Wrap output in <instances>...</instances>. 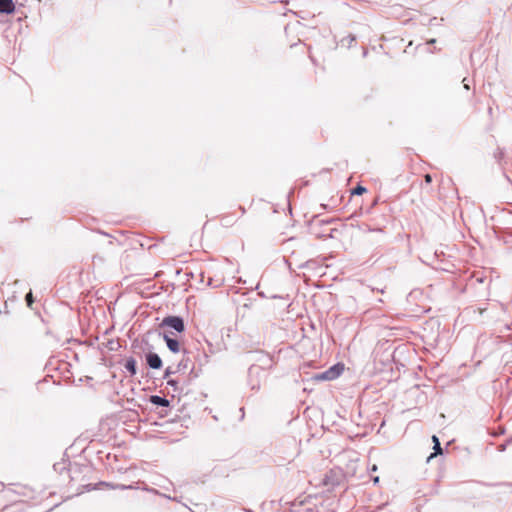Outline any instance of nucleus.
I'll return each mask as SVG.
<instances>
[{
  "mask_svg": "<svg viewBox=\"0 0 512 512\" xmlns=\"http://www.w3.org/2000/svg\"><path fill=\"white\" fill-rule=\"evenodd\" d=\"M167 384H168L169 386H172V387L174 388V390H175V391L177 390V384H178V382H177L176 380H174V379H169V380L167 381Z\"/></svg>",
  "mask_w": 512,
  "mask_h": 512,
  "instance_id": "nucleus-16",
  "label": "nucleus"
},
{
  "mask_svg": "<svg viewBox=\"0 0 512 512\" xmlns=\"http://www.w3.org/2000/svg\"><path fill=\"white\" fill-rule=\"evenodd\" d=\"M242 214L245 213V209L243 207H240Z\"/></svg>",
  "mask_w": 512,
  "mask_h": 512,
  "instance_id": "nucleus-25",
  "label": "nucleus"
},
{
  "mask_svg": "<svg viewBox=\"0 0 512 512\" xmlns=\"http://www.w3.org/2000/svg\"><path fill=\"white\" fill-rule=\"evenodd\" d=\"M424 180L427 184H430L432 182V176L430 174H426L424 176Z\"/></svg>",
  "mask_w": 512,
  "mask_h": 512,
  "instance_id": "nucleus-17",
  "label": "nucleus"
},
{
  "mask_svg": "<svg viewBox=\"0 0 512 512\" xmlns=\"http://www.w3.org/2000/svg\"><path fill=\"white\" fill-rule=\"evenodd\" d=\"M429 43H435V39L430 40Z\"/></svg>",
  "mask_w": 512,
  "mask_h": 512,
  "instance_id": "nucleus-26",
  "label": "nucleus"
},
{
  "mask_svg": "<svg viewBox=\"0 0 512 512\" xmlns=\"http://www.w3.org/2000/svg\"><path fill=\"white\" fill-rule=\"evenodd\" d=\"M367 231H378V232H381L382 229H380V228H378V229H371V227H368Z\"/></svg>",
  "mask_w": 512,
  "mask_h": 512,
  "instance_id": "nucleus-20",
  "label": "nucleus"
},
{
  "mask_svg": "<svg viewBox=\"0 0 512 512\" xmlns=\"http://www.w3.org/2000/svg\"><path fill=\"white\" fill-rule=\"evenodd\" d=\"M372 471H376L377 470V466L376 465H373L372 468H371Z\"/></svg>",
  "mask_w": 512,
  "mask_h": 512,
  "instance_id": "nucleus-23",
  "label": "nucleus"
},
{
  "mask_svg": "<svg viewBox=\"0 0 512 512\" xmlns=\"http://www.w3.org/2000/svg\"><path fill=\"white\" fill-rule=\"evenodd\" d=\"M507 444H508V443L506 442V443H504V444L499 445L498 450H499L500 452L505 451Z\"/></svg>",
  "mask_w": 512,
  "mask_h": 512,
  "instance_id": "nucleus-18",
  "label": "nucleus"
},
{
  "mask_svg": "<svg viewBox=\"0 0 512 512\" xmlns=\"http://www.w3.org/2000/svg\"><path fill=\"white\" fill-rule=\"evenodd\" d=\"M343 370H344L343 365L335 364L332 367H330L329 369H327L326 371L317 374L315 378L317 380H323V381L334 380V379L338 378L341 375Z\"/></svg>",
  "mask_w": 512,
  "mask_h": 512,
  "instance_id": "nucleus-3",
  "label": "nucleus"
},
{
  "mask_svg": "<svg viewBox=\"0 0 512 512\" xmlns=\"http://www.w3.org/2000/svg\"><path fill=\"white\" fill-rule=\"evenodd\" d=\"M258 360L263 363V366L252 364L248 370V383L253 390L260 388V377L264 373V367H270L272 363V359L263 353H260Z\"/></svg>",
  "mask_w": 512,
  "mask_h": 512,
  "instance_id": "nucleus-1",
  "label": "nucleus"
},
{
  "mask_svg": "<svg viewBox=\"0 0 512 512\" xmlns=\"http://www.w3.org/2000/svg\"><path fill=\"white\" fill-rule=\"evenodd\" d=\"M356 40V37L354 35H349L348 36V41H349V44H351L352 42H354Z\"/></svg>",
  "mask_w": 512,
  "mask_h": 512,
  "instance_id": "nucleus-19",
  "label": "nucleus"
},
{
  "mask_svg": "<svg viewBox=\"0 0 512 512\" xmlns=\"http://www.w3.org/2000/svg\"><path fill=\"white\" fill-rule=\"evenodd\" d=\"M149 402L153 405L160 406V407H169L170 401L166 399L165 397H161L159 395H151L149 397Z\"/></svg>",
  "mask_w": 512,
  "mask_h": 512,
  "instance_id": "nucleus-7",
  "label": "nucleus"
},
{
  "mask_svg": "<svg viewBox=\"0 0 512 512\" xmlns=\"http://www.w3.org/2000/svg\"><path fill=\"white\" fill-rule=\"evenodd\" d=\"M146 363L151 369H160L162 367V360L157 353L149 352L145 356Z\"/></svg>",
  "mask_w": 512,
  "mask_h": 512,
  "instance_id": "nucleus-5",
  "label": "nucleus"
},
{
  "mask_svg": "<svg viewBox=\"0 0 512 512\" xmlns=\"http://www.w3.org/2000/svg\"><path fill=\"white\" fill-rule=\"evenodd\" d=\"M366 192V188L361 186V185H357L353 190H352V195H362L363 193Z\"/></svg>",
  "mask_w": 512,
  "mask_h": 512,
  "instance_id": "nucleus-13",
  "label": "nucleus"
},
{
  "mask_svg": "<svg viewBox=\"0 0 512 512\" xmlns=\"http://www.w3.org/2000/svg\"><path fill=\"white\" fill-rule=\"evenodd\" d=\"M163 339L166 342V345H167L168 349L172 353L180 352V343H179V341L177 339H174V338L170 337L167 334H164Z\"/></svg>",
  "mask_w": 512,
  "mask_h": 512,
  "instance_id": "nucleus-6",
  "label": "nucleus"
},
{
  "mask_svg": "<svg viewBox=\"0 0 512 512\" xmlns=\"http://www.w3.org/2000/svg\"><path fill=\"white\" fill-rule=\"evenodd\" d=\"M331 222V220H319L317 223L313 225V229H316L317 224L320 226H328ZM334 231H336V229L329 228L328 231H326L325 229H322V231L314 230V233L318 238H332Z\"/></svg>",
  "mask_w": 512,
  "mask_h": 512,
  "instance_id": "nucleus-4",
  "label": "nucleus"
},
{
  "mask_svg": "<svg viewBox=\"0 0 512 512\" xmlns=\"http://www.w3.org/2000/svg\"><path fill=\"white\" fill-rule=\"evenodd\" d=\"M15 10V4L13 0H0V12L5 14H11Z\"/></svg>",
  "mask_w": 512,
  "mask_h": 512,
  "instance_id": "nucleus-8",
  "label": "nucleus"
},
{
  "mask_svg": "<svg viewBox=\"0 0 512 512\" xmlns=\"http://www.w3.org/2000/svg\"><path fill=\"white\" fill-rule=\"evenodd\" d=\"M160 327H169L176 332L181 333L185 330V323L183 318L180 316H167L163 318L160 323Z\"/></svg>",
  "mask_w": 512,
  "mask_h": 512,
  "instance_id": "nucleus-2",
  "label": "nucleus"
},
{
  "mask_svg": "<svg viewBox=\"0 0 512 512\" xmlns=\"http://www.w3.org/2000/svg\"><path fill=\"white\" fill-rule=\"evenodd\" d=\"M25 300L27 302V305L28 306H31V304L33 303V297H32V293L29 292L26 297H25Z\"/></svg>",
  "mask_w": 512,
  "mask_h": 512,
  "instance_id": "nucleus-15",
  "label": "nucleus"
},
{
  "mask_svg": "<svg viewBox=\"0 0 512 512\" xmlns=\"http://www.w3.org/2000/svg\"><path fill=\"white\" fill-rule=\"evenodd\" d=\"M124 368L131 376H134L137 373V365L136 360L133 357H129L126 359Z\"/></svg>",
  "mask_w": 512,
  "mask_h": 512,
  "instance_id": "nucleus-9",
  "label": "nucleus"
},
{
  "mask_svg": "<svg viewBox=\"0 0 512 512\" xmlns=\"http://www.w3.org/2000/svg\"><path fill=\"white\" fill-rule=\"evenodd\" d=\"M432 442L434 444L433 445L434 453L429 456L428 460L431 459L434 455H441L443 453V449L441 447L439 438L436 435L432 436Z\"/></svg>",
  "mask_w": 512,
  "mask_h": 512,
  "instance_id": "nucleus-11",
  "label": "nucleus"
},
{
  "mask_svg": "<svg viewBox=\"0 0 512 512\" xmlns=\"http://www.w3.org/2000/svg\"><path fill=\"white\" fill-rule=\"evenodd\" d=\"M100 486H107V487H110L112 489H121V490H126V489H131L132 486H126V485H121V484H117V485H113V484H110V483H107V482H99L98 484H96L95 486L91 487V485H89V489L88 490H92V489H98Z\"/></svg>",
  "mask_w": 512,
  "mask_h": 512,
  "instance_id": "nucleus-10",
  "label": "nucleus"
},
{
  "mask_svg": "<svg viewBox=\"0 0 512 512\" xmlns=\"http://www.w3.org/2000/svg\"><path fill=\"white\" fill-rule=\"evenodd\" d=\"M378 481H379V477L376 476V477L373 478V482L374 483H378Z\"/></svg>",
  "mask_w": 512,
  "mask_h": 512,
  "instance_id": "nucleus-22",
  "label": "nucleus"
},
{
  "mask_svg": "<svg viewBox=\"0 0 512 512\" xmlns=\"http://www.w3.org/2000/svg\"><path fill=\"white\" fill-rule=\"evenodd\" d=\"M189 359L188 358H183L177 365L176 367V371L180 372L182 370H186L189 366Z\"/></svg>",
  "mask_w": 512,
  "mask_h": 512,
  "instance_id": "nucleus-12",
  "label": "nucleus"
},
{
  "mask_svg": "<svg viewBox=\"0 0 512 512\" xmlns=\"http://www.w3.org/2000/svg\"><path fill=\"white\" fill-rule=\"evenodd\" d=\"M178 371L176 369H173L172 367H167L164 373V378H168L171 374H175Z\"/></svg>",
  "mask_w": 512,
  "mask_h": 512,
  "instance_id": "nucleus-14",
  "label": "nucleus"
},
{
  "mask_svg": "<svg viewBox=\"0 0 512 512\" xmlns=\"http://www.w3.org/2000/svg\"><path fill=\"white\" fill-rule=\"evenodd\" d=\"M507 443H512V436L507 440Z\"/></svg>",
  "mask_w": 512,
  "mask_h": 512,
  "instance_id": "nucleus-24",
  "label": "nucleus"
},
{
  "mask_svg": "<svg viewBox=\"0 0 512 512\" xmlns=\"http://www.w3.org/2000/svg\"><path fill=\"white\" fill-rule=\"evenodd\" d=\"M211 281H212V279L209 278L208 285H211Z\"/></svg>",
  "mask_w": 512,
  "mask_h": 512,
  "instance_id": "nucleus-27",
  "label": "nucleus"
},
{
  "mask_svg": "<svg viewBox=\"0 0 512 512\" xmlns=\"http://www.w3.org/2000/svg\"><path fill=\"white\" fill-rule=\"evenodd\" d=\"M465 80H466V79H464V80H463V82H465ZM464 87H465V89H467V90H469V88H470V87H469V84H467V83H464Z\"/></svg>",
  "mask_w": 512,
  "mask_h": 512,
  "instance_id": "nucleus-21",
  "label": "nucleus"
}]
</instances>
